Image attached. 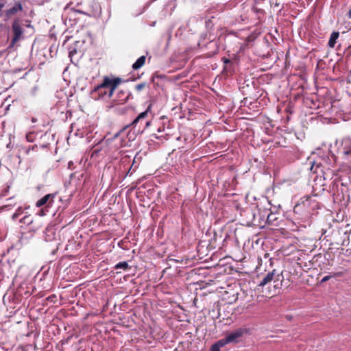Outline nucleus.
Masks as SVG:
<instances>
[{
    "label": "nucleus",
    "instance_id": "nucleus-1",
    "mask_svg": "<svg viewBox=\"0 0 351 351\" xmlns=\"http://www.w3.org/2000/svg\"><path fill=\"white\" fill-rule=\"evenodd\" d=\"M121 82V80L119 77L110 79L106 76L103 82L91 91L90 97L95 100L108 99L112 97Z\"/></svg>",
    "mask_w": 351,
    "mask_h": 351
},
{
    "label": "nucleus",
    "instance_id": "nucleus-2",
    "mask_svg": "<svg viewBox=\"0 0 351 351\" xmlns=\"http://www.w3.org/2000/svg\"><path fill=\"white\" fill-rule=\"evenodd\" d=\"M282 274L278 273L276 269H273L271 271L268 272L260 281L258 286L263 288L266 285H273L274 293L273 295L276 294L282 287Z\"/></svg>",
    "mask_w": 351,
    "mask_h": 351
},
{
    "label": "nucleus",
    "instance_id": "nucleus-3",
    "mask_svg": "<svg viewBox=\"0 0 351 351\" xmlns=\"http://www.w3.org/2000/svg\"><path fill=\"white\" fill-rule=\"evenodd\" d=\"M149 110L150 106L145 111L140 113L131 123L134 129H136L139 124L138 128L136 129V132L139 134L143 133L151 124V121L147 119Z\"/></svg>",
    "mask_w": 351,
    "mask_h": 351
},
{
    "label": "nucleus",
    "instance_id": "nucleus-4",
    "mask_svg": "<svg viewBox=\"0 0 351 351\" xmlns=\"http://www.w3.org/2000/svg\"><path fill=\"white\" fill-rule=\"evenodd\" d=\"M266 205L268 206H270V202L267 199H265L263 202L258 203L257 208L260 219H264L266 218L267 222L268 223H271L276 219L274 217L272 212L268 213V211L271 210V207L267 208Z\"/></svg>",
    "mask_w": 351,
    "mask_h": 351
},
{
    "label": "nucleus",
    "instance_id": "nucleus-5",
    "mask_svg": "<svg viewBox=\"0 0 351 351\" xmlns=\"http://www.w3.org/2000/svg\"><path fill=\"white\" fill-rule=\"evenodd\" d=\"M339 154L346 160H351V137L346 136L342 138L338 148Z\"/></svg>",
    "mask_w": 351,
    "mask_h": 351
},
{
    "label": "nucleus",
    "instance_id": "nucleus-6",
    "mask_svg": "<svg viewBox=\"0 0 351 351\" xmlns=\"http://www.w3.org/2000/svg\"><path fill=\"white\" fill-rule=\"evenodd\" d=\"M247 332V330L246 328H239L230 334H228L223 339L226 344L230 343H237L239 342V339L245 333Z\"/></svg>",
    "mask_w": 351,
    "mask_h": 351
},
{
    "label": "nucleus",
    "instance_id": "nucleus-7",
    "mask_svg": "<svg viewBox=\"0 0 351 351\" xmlns=\"http://www.w3.org/2000/svg\"><path fill=\"white\" fill-rule=\"evenodd\" d=\"M12 31L14 36L12 38L9 47H13L16 42H18L22 37L23 29L19 23V20L14 21L12 23Z\"/></svg>",
    "mask_w": 351,
    "mask_h": 351
},
{
    "label": "nucleus",
    "instance_id": "nucleus-8",
    "mask_svg": "<svg viewBox=\"0 0 351 351\" xmlns=\"http://www.w3.org/2000/svg\"><path fill=\"white\" fill-rule=\"evenodd\" d=\"M56 193L47 194L43 197L41 199L38 200L36 203L37 207H40L45 204H48V206L51 205L53 202V198L56 197Z\"/></svg>",
    "mask_w": 351,
    "mask_h": 351
},
{
    "label": "nucleus",
    "instance_id": "nucleus-9",
    "mask_svg": "<svg viewBox=\"0 0 351 351\" xmlns=\"http://www.w3.org/2000/svg\"><path fill=\"white\" fill-rule=\"evenodd\" d=\"M56 232L53 228L49 227L46 228L44 235V238L46 241H53L56 239Z\"/></svg>",
    "mask_w": 351,
    "mask_h": 351
},
{
    "label": "nucleus",
    "instance_id": "nucleus-10",
    "mask_svg": "<svg viewBox=\"0 0 351 351\" xmlns=\"http://www.w3.org/2000/svg\"><path fill=\"white\" fill-rule=\"evenodd\" d=\"M130 95V92L122 90L117 93L116 100L118 104H123L129 99Z\"/></svg>",
    "mask_w": 351,
    "mask_h": 351
},
{
    "label": "nucleus",
    "instance_id": "nucleus-11",
    "mask_svg": "<svg viewBox=\"0 0 351 351\" xmlns=\"http://www.w3.org/2000/svg\"><path fill=\"white\" fill-rule=\"evenodd\" d=\"M23 6L22 4L20 2H17L14 4L13 7L8 9L6 11V16L7 17H10L14 14H16L19 11L22 10Z\"/></svg>",
    "mask_w": 351,
    "mask_h": 351
},
{
    "label": "nucleus",
    "instance_id": "nucleus-12",
    "mask_svg": "<svg viewBox=\"0 0 351 351\" xmlns=\"http://www.w3.org/2000/svg\"><path fill=\"white\" fill-rule=\"evenodd\" d=\"M145 59H146V58L145 56H142L139 57L136 60V61L132 64V69L134 70H137V69H140L141 67H142L145 64Z\"/></svg>",
    "mask_w": 351,
    "mask_h": 351
},
{
    "label": "nucleus",
    "instance_id": "nucleus-13",
    "mask_svg": "<svg viewBox=\"0 0 351 351\" xmlns=\"http://www.w3.org/2000/svg\"><path fill=\"white\" fill-rule=\"evenodd\" d=\"M339 33L338 32H333L330 36L328 45L330 47L333 48L336 44L337 40L339 38Z\"/></svg>",
    "mask_w": 351,
    "mask_h": 351
},
{
    "label": "nucleus",
    "instance_id": "nucleus-14",
    "mask_svg": "<svg viewBox=\"0 0 351 351\" xmlns=\"http://www.w3.org/2000/svg\"><path fill=\"white\" fill-rule=\"evenodd\" d=\"M226 345L223 339H220L210 347V351H220V348Z\"/></svg>",
    "mask_w": 351,
    "mask_h": 351
},
{
    "label": "nucleus",
    "instance_id": "nucleus-15",
    "mask_svg": "<svg viewBox=\"0 0 351 351\" xmlns=\"http://www.w3.org/2000/svg\"><path fill=\"white\" fill-rule=\"evenodd\" d=\"M19 221L21 223H23L29 225L32 223L33 219L30 215H25L21 219H20Z\"/></svg>",
    "mask_w": 351,
    "mask_h": 351
},
{
    "label": "nucleus",
    "instance_id": "nucleus-16",
    "mask_svg": "<svg viewBox=\"0 0 351 351\" xmlns=\"http://www.w3.org/2000/svg\"><path fill=\"white\" fill-rule=\"evenodd\" d=\"M115 269H127L129 267L128 263L126 261L119 262L115 265Z\"/></svg>",
    "mask_w": 351,
    "mask_h": 351
},
{
    "label": "nucleus",
    "instance_id": "nucleus-17",
    "mask_svg": "<svg viewBox=\"0 0 351 351\" xmlns=\"http://www.w3.org/2000/svg\"><path fill=\"white\" fill-rule=\"evenodd\" d=\"M23 213V210L21 208H19L12 215V219L13 220H16L21 215V213Z\"/></svg>",
    "mask_w": 351,
    "mask_h": 351
},
{
    "label": "nucleus",
    "instance_id": "nucleus-18",
    "mask_svg": "<svg viewBox=\"0 0 351 351\" xmlns=\"http://www.w3.org/2000/svg\"><path fill=\"white\" fill-rule=\"evenodd\" d=\"M222 60H223V63L226 64V66L224 67V70L228 71L229 69L228 64H230L231 63L230 60L226 58H223Z\"/></svg>",
    "mask_w": 351,
    "mask_h": 351
},
{
    "label": "nucleus",
    "instance_id": "nucleus-19",
    "mask_svg": "<svg viewBox=\"0 0 351 351\" xmlns=\"http://www.w3.org/2000/svg\"><path fill=\"white\" fill-rule=\"evenodd\" d=\"M145 83H141V84H137L136 86V90L137 91H141L143 88H145Z\"/></svg>",
    "mask_w": 351,
    "mask_h": 351
},
{
    "label": "nucleus",
    "instance_id": "nucleus-20",
    "mask_svg": "<svg viewBox=\"0 0 351 351\" xmlns=\"http://www.w3.org/2000/svg\"><path fill=\"white\" fill-rule=\"evenodd\" d=\"M128 137H129V140L130 141H133L135 139V134H134V132H130L128 134Z\"/></svg>",
    "mask_w": 351,
    "mask_h": 351
},
{
    "label": "nucleus",
    "instance_id": "nucleus-21",
    "mask_svg": "<svg viewBox=\"0 0 351 351\" xmlns=\"http://www.w3.org/2000/svg\"><path fill=\"white\" fill-rule=\"evenodd\" d=\"M330 277H331V276H324V277L322 279L321 282H326L327 280H328L330 278Z\"/></svg>",
    "mask_w": 351,
    "mask_h": 351
},
{
    "label": "nucleus",
    "instance_id": "nucleus-22",
    "mask_svg": "<svg viewBox=\"0 0 351 351\" xmlns=\"http://www.w3.org/2000/svg\"><path fill=\"white\" fill-rule=\"evenodd\" d=\"M74 53H76V51H75V50H74V51H71L69 52V56H70V57H71Z\"/></svg>",
    "mask_w": 351,
    "mask_h": 351
},
{
    "label": "nucleus",
    "instance_id": "nucleus-23",
    "mask_svg": "<svg viewBox=\"0 0 351 351\" xmlns=\"http://www.w3.org/2000/svg\"><path fill=\"white\" fill-rule=\"evenodd\" d=\"M3 8V4L0 3V11L2 10Z\"/></svg>",
    "mask_w": 351,
    "mask_h": 351
},
{
    "label": "nucleus",
    "instance_id": "nucleus-24",
    "mask_svg": "<svg viewBox=\"0 0 351 351\" xmlns=\"http://www.w3.org/2000/svg\"><path fill=\"white\" fill-rule=\"evenodd\" d=\"M348 15H349V17L351 19V10L349 11Z\"/></svg>",
    "mask_w": 351,
    "mask_h": 351
},
{
    "label": "nucleus",
    "instance_id": "nucleus-25",
    "mask_svg": "<svg viewBox=\"0 0 351 351\" xmlns=\"http://www.w3.org/2000/svg\"><path fill=\"white\" fill-rule=\"evenodd\" d=\"M69 166H70V165H72V162H70L69 163Z\"/></svg>",
    "mask_w": 351,
    "mask_h": 351
},
{
    "label": "nucleus",
    "instance_id": "nucleus-26",
    "mask_svg": "<svg viewBox=\"0 0 351 351\" xmlns=\"http://www.w3.org/2000/svg\"><path fill=\"white\" fill-rule=\"evenodd\" d=\"M1 55V53H0V56Z\"/></svg>",
    "mask_w": 351,
    "mask_h": 351
}]
</instances>
